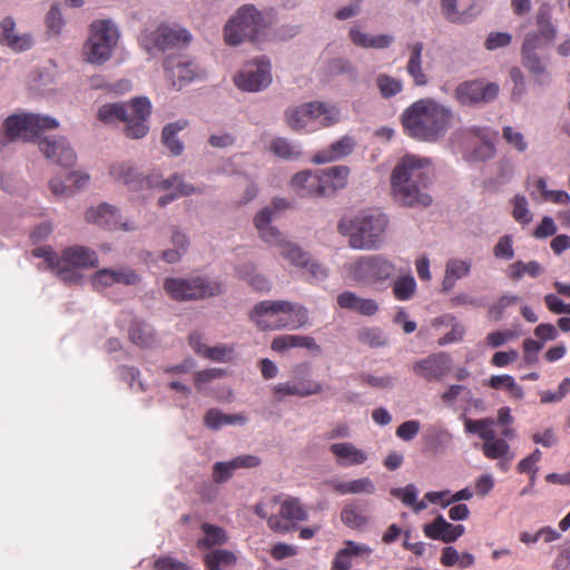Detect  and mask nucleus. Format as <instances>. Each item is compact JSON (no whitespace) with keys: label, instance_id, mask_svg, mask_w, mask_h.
Listing matches in <instances>:
<instances>
[{"label":"nucleus","instance_id":"nucleus-1","mask_svg":"<svg viewBox=\"0 0 570 570\" xmlns=\"http://www.w3.org/2000/svg\"><path fill=\"white\" fill-rule=\"evenodd\" d=\"M431 161L416 155H405L399 159L391 173V194L404 207L426 208L432 197L426 193L430 184Z\"/></svg>","mask_w":570,"mask_h":570},{"label":"nucleus","instance_id":"nucleus-2","mask_svg":"<svg viewBox=\"0 0 570 570\" xmlns=\"http://www.w3.org/2000/svg\"><path fill=\"white\" fill-rule=\"evenodd\" d=\"M453 118L450 107L432 98L414 101L401 116L406 134L426 142H435L442 138L451 127Z\"/></svg>","mask_w":570,"mask_h":570},{"label":"nucleus","instance_id":"nucleus-3","mask_svg":"<svg viewBox=\"0 0 570 570\" xmlns=\"http://www.w3.org/2000/svg\"><path fill=\"white\" fill-rule=\"evenodd\" d=\"M389 217L379 209L362 210L353 217L342 218L338 232L348 238V246L355 250L373 252L385 244Z\"/></svg>","mask_w":570,"mask_h":570},{"label":"nucleus","instance_id":"nucleus-4","mask_svg":"<svg viewBox=\"0 0 570 570\" xmlns=\"http://www.w3.org/2000/svg\"><path fill=\"white\" fill-rule=\"evenodd\" d=\"M33 256L43 258L41 269H51L65 283L77 284L82 279L80 269L94 268L99 264L97 253L81 245H73L57 255L50 247H38Z\"/></svg>","mask_w":570,"mask_h":570},{"label":"nucleus","instance_id":"nucleus-5","mask_svg":"<svg viewBox=\"0 0 570 570\" xmlns=\"http://www.w3.org/2000/svg\"><path fill=\"white\" fill-rule=\"evenodd\" d=\"M250 320L263 331L298 330L308 324V311L289 301H262L250 312Z\"/></svg>","mask_w":570,"mask_h":570},{"label":"nucleus","instance_id":"nucleus-6","mask_svg":"<svg viewBox=\"0 0 570 570\" xmlns=\"http://www.w3.org/2000/svg\"><path fill=\"white\" fill-rule=\"evenodd\" d=\"M269 23L254 4H243L226 21L224 41L232 47L244 42L262 43L268 37Z\"/></svg>","mask_w":570,"mask_h":570},{"label":"nucleus","instance_id":"nucleus-7","mask_svg":"<svg viewBox=\"0 0 570 570\" xmlns=\"http://www.w3.org/2000/svg\"><path fill=\"white\" fill-rule=\"evenodd\" d=\"M151 104L146 97L132 99L129 104L115 102L102 105L98 110V119L105 124L125 122L127 137L140 139L149 130L148 118Z\"/></svg>","mask_w":570,"mask_h":570},{"label":"nucleus","instance_id":"nucleus-8","mask_svg":"<svg viewBox=\"0 0 570 570\" xmlns=\"http://www.w3.org/2000/svg\"><path fill=\"white\" fill-rule=\"evenodd\" d=\"M450 144L469 163H483L495 156V146L487 127H460L451 134Z\"/></svg>","mask_w":570,"mask_h":570},{"label":"nucleus","instance_id":"nucleus-9","mask_svg":"<svg viewBox=\"0 0 570 570\" xmlns=\"http://www.w3.org/2000/svg\"><path fill=\"white\" fill-rule=\"evenodd\" d=\"M495 420L484 417L479 420L465 419L464 430L469 434H476L483 443L482 453L489 460H497V466L501 471H508L515 454L511 451L509 443L503 439H498L493 429Z\"/></svg>","mask_w":570,"mask_h":570},{"label":"nucleus","instance_id":"nucleus-10","mask_svg":"<svg viewBox=\"0 0 570 570\" xmlns=\"http://www.w3.org/2000/svg\"><path fill=\"white\" fill-rule=\"evenodd\" d=\"M120 31L109 19L95 20L89 27V37L83 45L87 62L100 66L107 62L118 45Z\"/></svg>","mask_w":570,"mask_h":570},{"label":"nucleus","instance_id":"nucleus-11","mask_svg":"<svg viewBox=\"0 0 570 570\" xmlns=\"http://www.w3.org/2000/svg\"><path fill=\"white\" fill-rule=\"evenodd\" d=\"M191 33L179 24L160 23L146 27L139 43L150 56L171 48H180L190 43Z\"/></svg>","mask_w":570,"mask_h":570},{"label":"nucleus","instance_id":"nucleus-12","mask_svg":"<svg viewBox=\"0 0 570 570\" xmlns=\"http://www.w3.org/2000/svg\"><path fill=\"white\" fill-rule=\"evenodd\" d=\"M347 271L358 282L377 285L392 279L396 266L392 259L382 254H371L357 257L347 265Z\"/></svg>","mask_w":570,"mask_h":570},{"label":"nucleus","instance_id":"nucleus-13","mask_svg":"<svg viewBox=\"0 0 570 570\" xmlns=\"http://www.w3.org/2000/svg\"><path fill=\"white\" fill-rule=\"evenodd\" d=\"M164 288L176 301L204 299L220 294L219 283L206 277H168L164 282Z\"/></svg>","mask_w":570,"mask_h":570},{"label":"nucleus","instance_id":"nucleus-14","mask_svg":"<svg viewBox=\"0 0 570 570\" xmlns=\"http://www.w3.org/2000/svg\"><path fill=\"white\" fill-rule=\"evenodd\" d=\"M271 82L272 63L266 56H261L246 62L235 77L236 86L249 92L264 90Z\"/></svg>","mask_w":570,"mask_h":570},{"label":"nucleus","instance_id":"nucleus-15","mask_svg":"<svg viewBox=\"0 0 570 570\" xmlns=\"http://www.w3.org/2000/svg\"><path fill=\"white\" fill-rule=\"evenodd\" d=\"M164 69L171 87L176 90L205 77V71L194 60L184 56L166 58Z\"/></svg>","mask_w":570,"mask_h":570},{"label":"nucleus","instance_id":"nucleus-16","mask_svg":"<svg viewBox=\"0 0 570 570\" xmlns=\"http://www.w3.org/2000/svg\"><path fill=\"white\" fill-rule=\"evenodd\" d=\"M499 94V86L494 82L485 83L481 80H470L459 83L454 90L455 100L463 106L488 104Z\"/></svg>","mask_w":570,"mask_h":570},{"label":"nucleus","instance_id":"nucleus-17","mask_svg":"<svg viewBox=\"0 0 570 570\" xmlns=\"http://www.w3.org/2000/svg\"><path fill=\"white\" fill-rule=\"evenodd\" d=\"M85 218L89 224H95L107 229H122L125 232L137 229L134 222L122 220L118 208L108 203L89 207L85 213Z\"/></svg>","mask_w":570,"mask_h":570},{"label":"nucleus","instance_id":"nucleus-18","mask_svg":"<svg viewBox=\"0 0 570 570\" xmlns=\"http://www.w3.org/2000/svg\"><path fill=\"white\" fill-rule=\"evenodd\" d=\"M36 140L38 141L40 151L47 159L63 167H69L75 164L76 154L65 137L43 135V131H41Z\"/></svg>","mask_w":570,"mask_h":570},{"label":"nucleus","instance_id":"nucleus-19","mask_svg":"<svg viewBox=\"0 0 570 570\" xmlns=\"http://www.w3.org/2000/svg\"><path fill=\"white\" fill-rule=\"evenodd\" d=\"M307 511L297 498H287L281 502L279 514L268 518V527L278 533H287L293 530L292 522L307 520Z\"/></svg>","mask_w":570,"mask_h":570},{"label":"nucleus","instance_id":"nucleus-20","mask_svg":"<svg viewBox=\"0 0 570 570\" xmlns=\"http://www.w3.org/2000/svg\"><path fill=\"white\" fill-rule=\"evenodd\" d=\"M452 367V357L446 352L432 353L415 362L412 370L419 377L432 382L443 380Z\"/></svg>","mask_w":570,"mask_h":570},{"label":"nucleus","instance_id":"nucleus-21","mask_svg":"<svg viewBox=\"0 0 570 570\" xmlns=\"http://www.w3.org/2000/svg\"><path fill=\"white\" fill-rule=\"evenodd\" d=\"M285 121L294 131L316 129V101L289 106L285 110Z\"/></svg>","mask_w":570,"mask_h":570},{"label":"nucleus","instance_id":"nucleus-22","mask_svg":"<svg viewBox=\"0 0 570 570\" xmlns=\"http://www.w3.org/2000/svg\"><path fill=\"white\" fill-rule=\"evenodd\" d=\"M328 450L335 463L341 468L363 465L370 458V454L365 450L357 448L354 443L348 441L332 443Z\"/></svg>","mask_w":570,"mask_h":570},{"label":"nucleus","instance_id":"nucleus-23","mask_svg":"<svg viewBox=\"0 0 570 570\" xmlns=\"http://www.w3.org/2000/svg\"><path fill=\"white\" fill-rule=\"evenodd\" d=\"M0 43L12 51L23 52L31 49L35 41L30 33H18L14 19L8 16L0 22Z\"/></svg>","mask_w":570,"mask_h":570},{"label":"nucleus","instance_id":"nucleus-24","mask_svg":"<svg viewBox=\"0 0 570 570\" xmlns=\"http://www.w3.org/2000/svg\"><path fill=\"white\" fill-rule=\"evenodd\" d=\"M409 50V59L405 66L406 73L412 79L415 87H425L430 78L423 69V50L422 41L410 42L406 45Z\"/></svg>","mask_w":570,"mask_h":570},{"label":"nucleus","instance_id":"nucleus-25","mask_svg":"<svg viewBox=\"0 0 570 570\" xmlns=\"http://www.w3.org/2000/svg\"><path fill=\"white\" fill-rule=\"evenodd\" d=\"M344 544L345 547L336 552L332 561V570H350L354 558L368 557L373 552V549L367 544L352 540L345 541Z\"/></svg>","mask_w":570,"mask_h":570},{"label":"nucleus","instance_id":"nucleus-26","mask_svg":"<svg viewBox=\"0 0 570 570\" xmlns=\"http://www.w3.org/2000/svg\"><path fill=\"white\" fill-rule=\"evenodd\" d=\"M273 218L274 209L272 207H264L254 217V225L263 242L279 247V243L286 239L283 238L279 230L271 224Z\"/></svg>","mask_w":570,"mask_h":570},{"label":"nucleus","instance_id":"nucleus-27","mask_svg":"<svg viewBox=\"0 0 570 570\" xmlns=\"http://www.w3.org/2000/svg\"><path fill=\"white\" fill-rule=\"evenodd\" d=\"M289 376L299 391L307 393V397L323 391L322 383L312 380V364L309 362L295 364L289 371Z\"/></svg>","mask_w":570,"mask_h":570},{"label":"nucleus","instance_id":"nucleus-28","mask_svg":"<svg viewBox=\"0 0 570 570\" xmlns=\"http://www.w3.org/2000/svg\"><path fill=\"white\" fill-rule=\"evenodd\" d=\"M426 449L435 455L445 453L453 444V434L443 425L433 424L424 433Z\"/></svg>","mask_w":570,"mask_h":570},{"label":"nucleus","instance_id":"nucleus-29","mask_svg":"<svg viewBox=\"0 0 570 570\" xmlns=\"http://www.w3.org/2000/svg\"><path fill=\"white\" fill-rule=\"evenodd\" d=\"M356 142L351 136H344L341 139L332 142L328 147L317 151L313 157L314 164H326L335 161L342 157L350 155Z\"/></svg>","mask_w":570,"mask_h":570},{"label":"nucleus","instance_id":"nucleus-30","mask_svg":"<svg viewBox=\"0 0 570 570\" xmlns=\"http://www.w3.org/2000/svg\"><path fill=\"white\" fill-rule=\"evenodd\" d=\"M294 347L306 348L316 355L322 351L315 338L308 335L284 334L276 336L272 342L273 351L278 353Z\"/></svg>","mask_w":570,"mask_h":570},{"label":"nucleus","instance_id":"nucleus-31","mask_svg":"<svg viewBox=\"0 0 570 570\" xmlns=\"http://www.w3.org/2000/svg\"><path fill=\"white\" fill-rule=\"evenodd\" d=\"M333 491L341 495L346 494H374L376 491L375 483L368 478H360L351 481L332 479L326 481Z\"/></svg>","mask_w":570,"mask_h":570},{"label":"nucleus","instance_id":"nucleus-32","mask_svg":"<svg viewBox=\"0 0 570 570\" xmlns=\"http://www.w3.org/2000/svg\"><path fill=\"white\" fill-rule=\"evenodd\" d=\"M350 39L355 46L364 49H385L394 41V38L391 35H367L357 26L350 29Z\"/></svg>","mask_w":570,"mask_h":570},{"label":"nucleus","instance_id":"nucleus-33","mask_svg":"<svg viewBox=\"0 0 570 570\" xmlns=\"http://www.w3.org/2000/svg\"><path fill=\"white\" fill-rule=\"evenodd\" d=\"M247 421L244 414H226L218 409H210L204 415V424L213 431H218L226 425H245Z\"/></svg>","mask_w":570,"mask_h":570},{"label":"nucleus","instance_id":"nucleus-34","mask_svg":"<svg viewBox=\"0 0 570 570\" xmlns=\"http://www.w3.org/2000/svg\"><path fill=\"white\" fill-rule=\"evenodd\" d=\"M521 62L533 77L535 83L539 86H549L551 83V73L538 53L521 55Z\"/></svg>","mask_w":570,"mask_h":570},{"label":"nucleus","instance_id":"nucleus-35","mask_svg":"<svg viewBox=\"0 0 570 570\" xmlns=\"http://www.w3.org/2000/svg\"><path fill=\"white\" fill-rule=\"evenodd\" d=\"M317 184V174L311 170L299 171L291 180V187L301 197L320 196Z\"/></svg>","mask_w":570,"mask_h":570},{"label":"nucleus","instance_id":"nucleus-36","mask_svg":"<svg viewBox=\"0 0 570 570\" xmlns=\"http://www.w3.org/2000/svg\"><path fill=\"white\" fill-rule=\"evenodd\" d=\"M109 174L115 180L127 185L131 189L142 188L141 175L129 163H116L111 165Z\"/></svg>","mask_w":570,"mask_h":570},{"label":"nucleus","instance_id":"nucleus-37","mask_svg":"<svg viewBox=\"0 0 570 570\" xmlns=\"http://www.w3.org/2000/svg\"><path fill=\"white\" fill-rule=\"evenodd\" d=\"M186 127L187 121L180 119L175 122L167 124L163 129L161 141L174 156H179L184 151V144L178 138V132Z\"/></svg>","mask_w":570,"mask_h":570},{"label":"nucleus","instance_id":"nucleus-38","mask_svg":"<svg viewBox=\"0 0 570 570\" xmlns=\"http://www.w3.org/2000/svg\"><path fill=\"white\" fill-rule=\"evenodd\" d=\"M269 150L278 158L287 161L298 160L303 150L298 142L284 137H276L271 141Z\"/></svg>","mask_w":570,"mask_h":570},{"label":"nucleus","instance_id":"nucleus-39","mask_svg":"<svg viewBox=\"0 0 570 570\" xmlns=\"http://www.w3.org/2000/svg\"><path fill=\"white\" fill-rule=\"evenodd\" d=\"M342 522L350 529L360 530L370 523V517L364 513V510L357 502H350L345 504L341 511Z\"/></svg>","mask_w":570,"mask_h":570},{"label":"nucleus","instance_id":"nucleus-40","mask_svg":"<svg viewBox=\"0 0 570 570\" xmlns=\"http://www.w3.org/2000/svg\"><path fill=\"white\" fill-rule=\"evenodd\" d=\"M129 338L135 345L150 347L155 343V331L150 324L134 320L129 327Z\"/></svg>","mask_w":570,"mask_h":570},{"label":"nucleus","instance_id":"nucleus-41","mask_svg":"<svg viewBox=\"0 0 570 570\" xmlns=\"http://www.w3.org/2000/svg\"><path fill=\"white\" fill-rule=\"evenodd\" d=\"M416 281L410 269H407V273L397 276L392 284L393 295L401 302L412 299L416 293Z\"/></svg>","mask_w":570,"mask_h":570},{"label":"nucleus","instance_id":"nucleus-42","mask_svg":"<svg viewBox=\"0 0 570 570\" xmlns=\"http://www.w3.org/2000/svg\"><path fill=\"white\" fill-rule=\"evenodd\" d=\"M342 120V112L338 106L328 102L316 101V128L331 127Z\"/></svg>","mask_w":570,"mask_h":570},{"label":"nucleus","instance_id":"nucleus-43","mask_svg":"<svg viewBox=\"0 0 570 570\" xmlns=\"http://www.w3.org/2000/svg\"><path fill=\"white\" fill-rule=\"evenodd\" d=\"M279 254L291 265L297 268H303L311 257L308 253L304 252L297 244L289 240H282L279 243Z\"/></svg>","mask_w":570,"mask_h":570},{"label":"nucleus","instance_id":"nucleus-44","mask_svg":"<svg viewBox=\"0 0 570 570\" xmlns=\"http://www.w3.org/2000/svg\"><path fill=\"white\" fill-rule=\"evenodd\" d=\"M204 537L197 542L199 549H209L215 546H222L227 542L226 531L217 525L204 522L202 524Z\"/></svg>","mask_w":570,"mask_h":570},{"label":"nucleus","instance_id":"nucleus-45","mask_svg":"<svg viewBox=\"0 0 570 570\" xmlns=\"http://www.w3.org/2000/svg\"><path fill=\"white\" fill-rule=\"evenodd\" d=\"M142 180V188H149V189H159V190H169L174 187L175 183H179V180L183 179V177L178 174H174L168 178H164L163 175L154 170L149 173L147 176H141L140 178Z\"/></svg>","mask_w":570,"mask_h":570},{"label":"nucleus","instance_id":"nucleus-46","mask_svg":"<svg viewBox=\"0 0 570 570\" xmlns=\"http://www.w3.org/2000/svg\"><path fill=\"white\" fill-rule=\"evenodd\" d=\"M171 189L173 191L170 194L161 196L158 199V205L160 207H165L166 205H168L169 203L174 202L179 197L204 193V187H195L191 184L184 181V179L179 180V183H175Z\"/></svg>","mask_w":570,"mask_h":570},{"label":"nucleus","instance_id":"nucleus-47","mask_svg":"<svg viewBox=\"0 0 570 570\" xmlns=\"http://www.w3.org/2000/svg\"><path fill=\"white\" fill-rule=\"evenodd\" d=\"M357 337L361 343L372 347H383L387 345L389 338L385 332L380 327H363L358 331Z\"/></svg>","mask_w":570,"mask_h":570},{"label":"nucleus","instance_id":"nucleus-48","mask_svg":"<svg viewBox=\"0 0 570 570\" xmlns=\"http://www.w3.org/2000/svg\"><path fill=\"white\" fill-rule=\"evenodd\" d=\"M376 86L381 96L385 99L396 96L403 89V82L401 79L386 73H380L376 77Z\"/></svg>","mask_w":570,"mask_h":570},{"label":"nucleus","instance_id":"nucleus-49","mask_svg":"<svg viewBox=\"0 0 570 570\" xmlns=\"http://www.w3.org/2000/svg\"><path fill=\"white\" fill-rule=\"evenodd\" d=\"M511 204L513 219L522 226L529 225L532 222L533 215L529 209L527 197L518 194L511 199Z\"/></svg>","mask_w":570,"mask_h":570},{"label":"nucleus","instance_id":"nucleus-50","mask_svg":"<svg viewBox=\"0 0 570 570\" xmlns=\"http://www.w3.org/2000/svg\"><path fill=\"white\" fill-rule=\"evenodd\" d=\"M488 385L495 390L504 389L511 393L515 399L523 397V390L518 385L513 376L509 374L493 375L488 382Z\"/></svg>","mask_w":570,"mask_h":570},{"label":"nucleus","instance_id":"nucleus-51","mask_svg":"<svg viewBox=\"0 0 570 570\" xmlns=\"http://www.w3.org/2000/svg\"><path fill=\"white\" fill-rule=\"evenodd\" d=\"M236 556L225 549L213 550L204 557L205 564H212L223 569L232 568L236 563Z\"/></svg>","mask_w":570,"mask_h":570},{"label":"nucleus","instance_id":"nucleus-52","mask_svg":"<svg viewBox=\"0 0 570 570\" xmlns=\"http://www.w3.org/2000/svg\"><path fill=\"white\" fill-rule=\"evenodd\" d=\"M472 268L471 259L450 258L445 263L444 271L450 274L456 282L470 275Z\"/></svg>","mask_w":570,"mask_h":570},{"label":"nucleus","instance_id":"nucleus-53","mask_svg":"<svg viewBox=\"0 0 570 570\" xmlns=\"http://www.w3.org/2000/svg\"><path fill=\"white\" fill-rule=\"evenodd\" d=\"M236 469L234 468L233 461H220L213 465V481L217 484L227 482L234 475Z\"/></svg>","mask_w":570,"mask_h":570},{"label":"nucleus","instance_id":"nucleus-54","mask_svg":"<svg viewBox=\"0 0 570 570\" xmlns=\"http://www.w3.org/2000/svg\"><path fill=\"white\" fill-rule=\"evenodd\" d=\"M119 377L127 382L129 387L135 391H144V383L140 381V372L135 366H120L118 368Z\"/></svg>","mask_w":570,"mask_h":570},{"label":"nucleus","instance_id":"nucleus-55","mask_svg":"<svg viewBox=\"0 0 570 570\" xmlns=\"http://www.w3.org/2000/svg\"><path fill=\"white\" fill-rule=\"evenodd\" d=\"M204 356L215 362H229L234 358L232 346L218 344L204 350Z\"/></svg>","mask_w":570,"mask_h":570},{"label":"nucleus","instance_id":"nucleus-56","mask_svg":"<svg viewBox=\"0 0 570 570\" xmlns=\"http://www.w3.org/2000/svg\"><path fill=\"white\" fill-rule=\"evenodd\" d=\"M502 136L505 141L517 149L519 153H523L528 149V142L523 134L511 126H505L502 131Z\"/></svg>","mask_w":570,"mask_h":570},{"label":"nucleus","instance_id":"nucleus-57","mask_svg":"<svg viewBox=\"0 0 570 570\" xmlns=\"http://www.w3.org/2000/svg\"><path fill=\"white\" fill-rule=\"evenodd\" d=\"M451 307H473L479 308L484 305L483 301L479 297H474L466 292H460L452 295L449 299Z\"/></svg>","mask_w":570,"mask_h":570},{"label":"nucleus","instance_id":"nucleus-58","mask_svg":"<svg viewBox=\"0 0 570 570\" xmlns=\"http://www.w3.org/2000/svg\"><path fill=\"white\" fill-rule=\"evenodd\" d=\"M390 493L401 500L404 505L412 507L417 499L419 490L413 483H410L404 488H392Z\"/></svg>","mask_w":570,"mask_h":570},{"label":"nucleus","instance_id":"nucleus-59","mask_svg":"<svg viewBox=\"0 0 570 570\" xmlns=\"http://www.w3.org/2000/svg\"><path fill=\"white\" fill-rule=\"evenodd\" d=\"M273 394L282 401L285 396L307 397V393L299 391L293 381L277 383L273 386Z\"/></svg>","mask_w":570,"mask_h":570},{"label":"nucleus","instance_id":"nucleus-60","mask_svg":"<svg viewBox=\"0 0 570 570\" xmlns=\"http://www.w3.org/2000/svg\"><path fill=\"white\" fill-rule=\"evenodd\" d=\"M92 288L96 291H102L111 287L114 283V268H101L97 271L91 277Z\"/></svg>","mask_w":570,"mask_h":570},{"label":"nucleus","instance_id":"nucleus-61","mask_svg":"<svg viewBox=\"0 0 570 570\" xmlns=\"http://www.w3.org/2000/svg\"><path fill=\"white\" fill-rule=\"evenodd\" d=\"M46 26L50 33L57 36L61 32L65 26V20L61 11L57 4L51 6L50 10L46 16Z\"/></svg>","mask_w":570,"mask_h":570},{"label":"nucleus","instance_id":"nucleus-62","mask_svg":"<svg viewBox=\"0 0 570 570\" xmlns=\"http://www.w3.org/2000/svg\"><path fill=\"white\" fill-rule=\"evenodd\" d=\"M140 281L139 275L130 267L114 268V283L121 285H136Z\"/></svg>","mask_w":570,"mask_h":570},{"label":"nucleus","instance_id":"nucleus-63","mask_svg":"<svg viewBox=\"0 0 570 570\" xmlns=\"http://www.w3.org/2000/svg\"><path fill=\"white\" fill-rule=\"evenodd\" d=\"M421 424L417 420H409L400 424L396 429V436L402 441H412L420 432Z\"/></svg>","mask_w":570,"mask_h":570},{"label":"nucleus","instance_id":"nucleus-64","mask_svg":"<svg viewBox=\"0 0 570 570\" xmlns=\"http://www.w3.org/2000/svg\"><path fill=\"white\" fill-rule=\"evenodd\" d=\"M360 380L363 384L370 385L376 389H392L394 386L395 379L391 375H372V374H362Z\"/></svg>","mask_w":570,"mask_h":570}]
</instances>
